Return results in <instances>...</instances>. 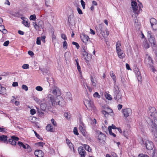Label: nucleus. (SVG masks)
Segmentation results:
<instances>
[{
    "mask_svg": "<svg viewBox=\"0 0 157 157\" xmlns=\"http://www.w3.org/2000/svg\"><path fill=\"white\" fill-rule=\"evenodd\" d=\"M140 143L141 144H144L147 149L149 150H151L154 147L153 144L152 142L150 141L149 140H147L144 143V141L142 139H140Z\"/></svg>",
    "mask_w": 157,
    "mask_h": 157,
    "instance_id": "obj_7",
    "label": "nucleus"
},
{
    "mask_svg": "<svg viewBox=\"0 0 157 157\" xmlns=\"http://www.w3.org/2000/svg\"><path fill=\"white\" fill-rule=\"evenodd\" d=\"M30 113L31 114L33 115L36 113V110L34 109H32L30 110Z\"/></svg>",
    "mask_w": 157,
    "mask_h": 157,
    "instance_id": "obj_53",
    "label": "nucleus"
},
{
    "mask_svg": "<svg viewBox=\"0 0 157 157\" xmlns=\"http://www.w3.org/2000/svg\"><path fill=\"white\" fill-rule=\"evenodd\" d=\"M19 140V138L17 137L13 136L11 139H9V142L12 145H15L16 144V141Z\"/></svg>",
    "mask_w": 157,
    "mask_h": 157,
    "instance_id": "obj_16",
    "label": "nucleus"
},
{
    "mask_svg": "<svg viewBox=\"0 0 157 157\" xmlns=\"http://www.w3.org/2000/svg\"><path fill=\"white\" fill-rule=\"evenodd\" d=\"M23 24L25 25V26L29 27L30 26V24L29 23L28 21H25V20H23L22 21Z\"/></svg>",
    "mask_w": 157,
    "mask_h": 157,
    "instance_id": "obj_31",
    "label": "nucleus"
},
{
    "mask_svg": "<svg viewBox=\"0 0 157 157\" xmlns=\"http://www.w3.org/2000/svg\"><path fill=\"white\" fill-rule=\"evenodd\" d=\"M84 103L87 109L94 112L96 110V109L92 101L90 100H85Z\"/></svg>",
    "mask_w": 157,
    "mask_h": 157,
    "instance_id": "obj_5",
    "label": "nucleus"
},
{
    "mask_svg": "<svg viewBox=\"0 0 157 157\" xmlns=\"http://www.w3.org/2000/svg\"><path fill=\"white\" fill-rule=\"evenodd\" d=\"M110 75L114 81V83H115L116 81V78L115 74L113 73V71H110Z\"/></svg>",
    "mask_w": 157,
    "mask_h": 157,
    "instance_id": "obj_25",
    "label": "nucleus"
},
{
    "mask_svg": "<svg viewBox=\"0 0 157 157\" xmlns=\"http://www.w3.org/2000/svg\"><path fill=\"white\" fill-rule=\"evenodd\" d=\"M102 114L104 115V116L105 117H107L109 115V113L107 112H106L105 110H103L102 111Z\"/></svg>",
    "mask_w": 157,
    "mask_h": 157,
    "instance_id": "obj_38",
    "label": "nucleus"
},
{
    "mask_svg": "<svg viewBox=\"0 0 157 157\" xmlns=\"http://www.w3.org/2000/svg\"><path fill=\"white\" fill-rule=\"evenodd\" d=\"M61 38L64 40H67V37L65 34L63 33L61 34Z\"/></svg>",
    "mask_w": 157,
    "mask_h": 157,
    "instance_id": "obj_48",
    "label": "nucleus"
},
{
    "mask_svg": "<svg viewBox=\"0 0 157 157\" xmlns=\"http://www.w3.org/2000/svg\"><path fill=\"white\" fill-rule=\"evenodd\" d=\"M66 98L69 100H72V95L70 92H68L66 93Z\"/></svg>",
    "mask_w": 157,
    "mask_h": 157,
    "instance_id": "obj_21",
    "label": "nucleus"
},
{
    "mask_svg": "<svg viewBox=\"0 0 157 157\" xmlns=\"http://www.w3.org/2000/svg\"><path fill=\"white\" fill-rule=\"evenodd\" d=\"M81 3L83 9L85 8V3L83 0H81L80 1Z\"/></svg>",
    "mask_w": 157,
    "mask_h": 157,
    "instance_id": "obj_47",
    "label": "nucleus"
},
{
    "mask_svg": "<svg viewBox=\"0 0 157 157\" xmlns=\"http://www.w3.org/2000/svg\"><path fill=\"white\" fill-rule=\"evenodd\" d=\"M18 144L19 145V146H20V147H22L23 148H24L25 149L26 148V147H27L26 144H26V145H25V144H23L22 142H20V141L18 142Z\"/></svg>",
    "mask_w": 157,
    "mask_h": 157,
    "instance_id": "obj_29",
    "label": "nucleus"
},
{
    "mask_svg": "<svg viewBox=\"0 0 157 157\" xmlns=\"http://www.w3.org/2000/svg\"><path fill=\"white\" fill-rule=\"evenodd\" d=\"M79 129L80 131L82 132V134L85 136H86V131L85 129L83 128V127L81 125H80L79 126Z\"/></svg>",
    "mask_w": 157,
    "mask_h": 157,
    "instance_id": "obj_22",
    "label": "nucleus"
},
{
    "mask_svg": "<svg viewBox=\"0 0 157 157\" xmlns=\"http://www.w3.org/2000/svg\"><path fill=\"white\" fill-rule=\"evenodd\" d=\"M37 112L39 114H41L42 115L44 114V113L42 112V110H41V109H38L37 110Z\"/></svg>",
    "mask_w": 157,
    "mask_h": 157,
    "instance_id": "obj_58",
    "label": "nucleus"
},
{
    "mask_svg": "<svg viewBox=\"0 0 157 157\" xmlns=\"http://www.w3.org/2000/svg\"><path fill=\"white\" fill-rule=\"evenodd\" d=\"M118 57L121 59H123L125 57V54L123 53L122 50H120L119 51H117Z\"/></svg>",
    "mask_w": 157,
    "mask_h": 157,
    "instance_id": "obj_20",
    "label": "nucleus"
},
{
    "mask_svg": "<svg viewBox=\"0 0 157 157\" xmlns=\"http://www.w3.org/2000/svg\"><path fill=\"white\" fill-rule=\"evenodd\" d=\"M90 79L91 82H92V85L94 88H96V87L97 86V85L96 83V80L95 79H94V78H93L92 76H91Z\"/></svg>",
    "mask_w": 157,
    "mask_h": 157,
    "instance_id": "obj_24",
    "label": "nucleus"
},
{
    "mask_svg": "<svg viewBox=\"0 0 157 157\" xmlns=\"http://www.w3.org/2000/svg\"><path fill=\"white\" fill-rule=\"evenodd\" d=\"M81 38L82 40L85 44H86L89 40V36L85 34H82L81 36Z\"/></svg>",
    "mask_w": 157,
    "mask_h": 157,
    "instance_id": "obj_19",
    "label": "nucleus"
},
{
    "mask_svg": "<svg viewBox=\"0 0 157 157\" xmlns=\"http://www.w3.org/2000/svg\"><path fill=\"white\" fill-rule=\"evenodd\" d=\"M135 72L136 74V76H138L139 75H140V73L138 69H137V70H136L135 71Z\"/></svg>",
    "mask_w": 157,
    "mask_h": 157,
    "instance_id": "obj_51",
    "label": "nucleus"
},
{
    "mask_svg": "<svg viewBox=\"0 0 157 157\" xmlns=\"http://www.w3.org/2000/svg\"><path fill=\"white\" fill-rule=\"evenodd\" d=\"M23 68L26 69L29 68V65L27 64H24L22 66Z\"/></svg>",
    "mask_w": 157,
    "mask_h": 157,
    "instance_id": "obj_41",
    "label": "nucleus"
},
{
    "mask_svg": "<svg viewBox=\"0 0 157 157\" xmlns=\"http://www.w3.org/2000/svg\"><path fill=\"white\" fill-rule=\"evenodd\" d=\"M74 17V15L72 14L70 15L68 17V22L71 25H73V22L72 21V19Z\"/></svg>",
    "mask_w": 157,
    "mask_h": 157,
    "instance_id": "obj_26",
    "label": "nucleus"
},
{
    "mask_svg": "<svg viewBox=\"0 0 157 157\" xmlns=\"http://www.w3.org/2000/svg\"><path fill=\"white\" fill-rule=\"evenodd\" d=\"M78 151L81 157H85L86 152L83 147H79L78 149Z\"/></svg>",
    "mask_w": 157,
    "mask_h": 157,
    "instance_id": "obj_17",
    "label": "nucleus"
},
{
    "mask_svg": "<svg viewBox=\"0 0 157 157\" xmlns=\"http://www.w3.org/2000/svg\"><path fill=\"white\" fill-rule=\"evenodd\" d=\"M26 146H27V147H26V149H27L28 151L29 152L31 151V149L30 148V147L28 144H26Z\"/></svg>",
    "mask_w": 157,
    "mask_h": 157,
    "instance_id": "obj_60",
    "label": "nucleus"
},
{
    "mask_svg": "<svg viewBox=\"0 0 157 157\" xmlns=\"http://www.w3.org/2000/svg\"><path fill=\"white\" fill-rule=\"evenodd\" d=\"M138 157H149L148 155L143 154H140L138 155Z\"/></svg>",
    "mask_w": 157,
    "mask_h": 157,
    "instance_id": "obj_55",
    "label": "nucleus"
},
{
    "mask_svg": "<svg viewBox=\"0 0 157 157\" xmlns=\"http://www.w3.org/2000/svg\"><path fill=\"white\" fill-rule=\"evenodd\" d=\"M123 134L125 137L127 138V136L128 135V132L127 131H124L123 132Z\"/></svg>",
    "mask_w": 157,
    "mask_h": 157,
    "instance_id": "obj_54",
    "label": "nucleus"
},
{
    "mask_svg": "<svg viewBox=\"0 0 157 157\" xmlns=\"http://www.w3.org/2000/svg\"><path fill=\"white\" fill-rule=\"evenodd\" d=\"M45 144V143L42 142H39L37 144L39 146H41L42 147L43 145H44Z\"/></svg>",
    "mask_w": 157,
    "mask_h": 157,
    "instance_id": "obj_56",
    "label": "nucleus"
},
{
    "mask_svg": "<svg viewBox=\"0 0 157 157\" xmlns=\"http://www.w3.org/2000/svg\"><path fill=\"white\" fill-rule=\"evenodd\" d=\"M29 18L30 20L35 21L36 19V16L35 14L31 15Z\"/></svg>",
    "mask_w": 157,
    "mask_h": 157,
    "instance_id": "obj_36",
    "label": "nucleus"
},
{
    "mask_svg": "<svg viewBox=\"0 0 157 157\" xmlns=\"http://www.w3.org/2000/svg\"><path fill=\"white\" fill-rule=\"evenodd\" d=\"M77 10L79 14H82V10L79 7L77 8Z\"/></svg>",
    "mask_w": 157,
    "mask_h": 157,
    "instance_id": "obj_57",
    "label": "nucleus"
},
{
    "mask_svg": "<svg viewBox=\"0 0 157 157\" xmlns=\"http://www.w3.org/2000/svg\"><path fill=\"white\" fill-rule=\"evenodd\" d=\"M6 130L5 128L0 127V132H5Z\"/></svg>",
    "mask_w": 157,
    "mask_h": 157,
    "instance_id": "obj_63",
    "label": "nucleus"
},
{
    "mask_svg": "<svg viewBox=\"0 0 157 157\" xmlns=\"http://www.w3.org/2000/svg\"><path fill=\"white\" fill-rule=\"evenodd\" d=\"M122 111L123 113L124 116L126 118L127 117L132 113V110L129 108H126L122 109Z\"/></svg>",
    "mask_w": 157,
    "mask_h": 157,
    "instance_id": "obj_12",
    "label": "nucleus"
},
{
    "mask_svg": "<svg viewBox=\"0 0 157 157\" xmlns=\"http://www.w3.org/2000/svg\"><path fill=\"white\" fill-rule=\"evenodd\" d=\"M83 51H82V55L84 56H87L88 55L87 52H86L84 49H83Z\"/></svg>",
    "mask_w": 157,
    "mask_h": 157,
    "instance_id": "obj_50",
    "label": "nucleus"
},
{
    "mask_svg": "<svg viewBox=\"0 0 157 157\" xmlns=\"http://www.w3.org/2000/svg\"><path fill=\"white\" fill-rule=\"evenodd\" d=\"M5 29V26L3 25H0V31L2 32Z\"/></svg>",
    "mask_w": 157,
    "mask_h": 157,
    "instance_id": "obj_62",
    "label": "nucleus"
},
{
    "mask_svg": "<svg viewBox=\"0 0 157 157\" xmlns=\"http://www.w3.org/2000/svg\"><path fill=\"white\" fill-rule=\"evenodd\" d=\"M40 108L43 111H45L46 109L52 111V108L49 105H47L45 103H42L40 105Z\"/></svg>",
    "mask_w": 157,
    "mask_h": 157,
    "instance_id": "obj_10",
    "label": "nucleus"
},
{
    "mask_svg": "<svg viewBox=\"0 0 157 157\" xmlns=\"http://www.w3.org/2000/svg\"><path fill=\"white\" fill-rule=\"evenodd\" d=\"M36 43L37 44L40 45L41 44L40 39L39 37H37L36 39Z\"/></svg>",
    "mask_w": 157,
    "mask_h": 157,
    "instance_id": "obj_52",
    "label": "nucleus"
},
{
    "mask_svg": "<svg viewBox=\"0 0 157 157\" xmlns=\"http://www.w3.org/2000/svg\"><path fill=\"white\" fill-rule=\"evenodd\" d=\"M84 147L85 149L87 150L89 152H90L91 151V148L90 147V146L86 144L84 145Z\"/></svg>",
    "mask_w": 157,
    "mask_h": 157,
    "instance_id": "obj_32",
    "label": "nucleus"
},
{
    "mask_svg": "<svg viewBox=\"0 0 157 157\" xmlns=\"http://www.w3.org/2000/svg\"><path fill=\"white\" fill-rule=\"evenodd\" d=\"M33 131L34 132L35 136L41 140H43V138L40 137V136L36 132L34 131V130H33Z\"/></svg>",
    "mask_w": 157,
    "mask_h": 157,
    "instance_id": "obj_37",
    "label": "nucleus"
},
{
    "mask_svg": "<svg viewBox=\"0 0 157 157\" xmlns=\"http://www.w3.org/2000/svg\"><path fill=\"white\" fill-rule=\"evenodd\" d=\"M106 98L109 100H111L112 99V98L111 95L108 94H106L105 95Z\"/></svg>",
    "mask_w": 157,
    "mask_h": 157,
    "instance_id": "obj_34",
    "label": "nucleus"
},
{
    "mask_svg": "<svg viewBox=\"0 0 157 157\" xmlns=\"http://www.w3.org/2000/svg\"><path fill=\"white\" fill-rule=\"evenodd\" d=\"M9 40H7L5 41L3 44V45L5 46H7L9 44Z\"/></svg>",
    "mask_w": 157,
    "mask_h": 157,
    "instance_id": "obj_61",
    "label": "nucleus"
},
{
    "mask_svg": "<svg viewBox=\"0 0 157 157\" xmlns=\"http://www.w3.org/2000/svg\"><path fill=\"white\" fill-rule=\"evenodd\" d=\"M72 44L73 45H75V46L76 47V48H77V49L79 48L80 46H79L78 44L77 43L73 41L72 42Z\"/></svg>",
    "mask_w": 157,
    "mask_h": 157,
    "instance_id": "obj_46",
    "label": "nucleus"
},
{
    "mask_svg": "<svg viewBox=\"0 0 157 157\" xmlns=\"http://www.w3.org/2000/svg\"><path fill=\"white\" fill-rule=\"evenodd\" d=\"M51 121L54 126L56 127L57 126V123L55 121V120H54V119L52 118V119H51Z\"/></svg>",
    "mask_w": 157,
    "mask_h": 157,
    "instance_id": "obj_45",
    "label": "nucleus"
},
{
    "mask_svg": "<svg viewBox=\"0 0 157 157\" xmlns=\"http://www.w3.org/2000/svg\"><path fill=\"white\" fill-rule=\"evenodd\" d=\"M149 37V41L150 43L151 44V46L153 49L157 50V46L156 44V41L155 38L151 36Z\"/></svg>",
    "mask_w": 157,
    "mask_h": 157,
    "instance_id": "obj_9",
    "label": "nucleus"
},
{
    "mask_svg": "<svg viewBox=\"0 0 157 157\" xmlns=\"http://www.w3.org/2000/svg\"><path fill=\"white\" fill-rule=\"evenodd\" d=\"M73 132L74 134H75V135H78L79 134V133L78 132V131L77 130V129L76 127H75L74 128Z\"/></svg>",
    "mask_w": 157,
    "mask_h": 157,
    "instance_id": "obj_44",
    "label": "nucleus"
},
{
    "mask_svg": "<svg viewBox=\"0 0 157 157\" xmlns=\"http://www.w3.org/2000/svg\"><path fill=\"white\" fill-rule=\"evenodd\" d=\"M149 45L148 43L147 42L145 41L144 43V47L145 48L147 49L149 48Z\"/></svg>",
    "mask_w": 157,
    "mask_h": 157,
    "instance_id": "obj_35",
    "label": "nucleus"
},
{
    "mask_svg": "<svg viewBox=\"0 0 157 157\" xmlns=\"http://www.w3.org/2000/svg\"><path fill=\"white\" fill-rule=\"evenodd\" d=\"M34 100L37 103H40V100L37 98H35L34 99Z\"/></svg>",
    "mask_w": 157,
    "mask_h": 157,
    "instance_id": "obj_64",
    "label": "nucleus"
},
{
    "mask_svg": "<svg viewBox=\"0 0 157 157\" xmlns=\"http://www.w3.org/2000/svg\"><path fill=\"white\" fill-rule=\"evenodd\" d=\"M41 71L43 73V74L44 75L48 74L49 72V71L48 70L44 68L42 69Z\"/></svg>",
    "mask_w": 157,
    "mask_h": 157,
    "instance_id": "obj_33",
    "label": "nucleus"
},
{
    "mask_svg": "<svg viewBox=\"0 0 157 157\" xmlns=\"http://www.w3.org/2000/svg\"><path fill=\"white\" fill-rule=\"evenodd\" d=\"M53 127L52 125L51 124H48L46 127V129L47 131L51 132H53Z\"/></svg>",
    "mask_w": 157,
    "mask_h": 157,
    "instance_id": "obj_23",
    "label": "nucleus"
},
{
    "mask_svg": "<svg viewBox=\"0 0 157 157\" xmlns=\"http://www.w3.org/2000/svg\"><path fill=\"white\" fill-rule=\"evenodd\" d=\"M36 89L39 91H42L43 90L42 88L40 86H37L36 87Z\"/></svg>",
    "mask_w": 157,
    "mask_h": 157,
    "instance_id": "obj_43",
    "label": "nucleus"
},
{
    "mask_svg": "<svg viewBox=\"0 0 157 157\" xmlns=\"http://www.w3.org/2000/svg\"><path fill=\"white\" fill-rule=\"evenodd\" d=\"M152 28L153 30H156L157 29V23L156 24H153V25H151Z\"/></svg>",
    "mask_w": 157,
    "mask_h": 157,
    "instance_id": "obj_39",
    "label": "nucleus"
},
{
    "mask_svg": "<svg viewBox=\"0 0 157 157\" xmlns=\"http://www.w3.org/2000/svg\"><path fill=\"white\" fill-rule=\"evenodd\" d=\"M137 77V78L138 81L139 82H141L142 81V77H141V75H139Z\"/></svg>",
    "mask_w": 157,
    "mask_h": 157,
    "instance_id": "obj_59",
    "label": "nucleus"
},
{
    "mask_svg": "<svg viewBox=\"0 0 157 157\" xmlns=\"http://www.w3.org/2000/svg\"><path fill=\"white\" fill-rule=\"evenodd\" d=\"M22 89L25 90V91H27L28 90V88L27 86L25 85H23L22 86Z\"/></svg>",
    "mask_w": 157,
    "mask_h": 157,
    "instance_id": "obj_40",
    "label": "nucleus"
},
{
    "mask_svg": "<svg viewBox=\"0 0 157 157\" xmlns=\"http://www.w3.org/2000/svg\"><path fill=\"white\" fill-rule=\"evenodd\" d=\"M52 88V90H51L50 92L52 93L53 94V95L56 97L57 98H58L60 96L61 93L60 90L56 86H55Z\"/></svg>",
    "mask_w": 157,
    "mask_h": 157,
    "instance_id": "obj_8",
    "label": "nucleus"
},
{
    "mask_svg": "<svg viewBox=\"0 0 157 157\" xmlns=\"http://www.w3.org/2000/svg\"><path fill=\"white\" fill-rule=\"evenodd\" d=\"M67 44L66 41H64L63 43V47L65 49L67 48Z\"/></svg>",
    "mask_w": 157,
    "mask_h": 157,
    "instance_id": "obj_42",
    "label": "nucleus"
},
{
    "mask_svg": "<svg viewBox=\"0 0 157 157\" xmlns=\"http://www.w3.org/2000/svg\"><path fill=\"white\" fill-rule=\"evenodd\" d=\"M110 128H111L110 126H109V127L108 128V129L110 135H112L114 137H116V135L114 133L112 132V130H111V129Z\"/></svg>",
    "mask_w": 157,
    "mask_h": 157,
    "instance_id": "obj_28",
    "label": "nucleus"
},
{
    "mask_svg": "<svg viewBox=\"0 0 157 157\" xmlns=\"http://www.w3.org/2000/svg\"><path fill=\"white\" fill-rule=\"evenodd\" d=\"M105 135L103 134L99 135L98 136V139L99 140V142L101 144H105Z\"/></svg>",
    "mask_w": 157,
    "mask_h": 157,
    "instance_id": "obj_15",
    "label": "nucleus"
},
{
    "mask_svg": "<svg viewBox=\"0 0 157 157\" xmlns=\"http://www.w3.org/2000/svg\"><path fill=\"white\" fill-rule=\"evenodd\" d=\"M96 29L97 31L100 32L104 37L109 35V32L107 30L106 28L103 24H99L98 27H96Z\"/></svg>",
    "mask_w": 157,
    "mask_h": 157,
    "instance_id": "obj_3",
    "label": "nucleus"
},
{
    "mask_svg": "<svg viewBox=\"0 0 157 157\" xmlns=\"http://www.w3.org/2000/svg\"><path fill=\"white\" fill-rule=\"evenodd\" d=\"M131 6L133 12L137 14L140 13V10H142L141 8L143 7L142 4L141 3H140L139 5V10H138L137 3L135 1H132V2Z\"/></svg>",
    "mask_w": 157,
    "mask_h": 157,
    "instance_id": "obj_6",
    "label": "nucleus"
},
{
    "mask_svg": "<svg viewBox=\"0 0 157 157\" xmlns=\"http://www.w3.org/2000/svg\"><path fill=\"white\" fill-rule=\"evenodd\" d=\"M7 136L5 135H2L0 136V140L3 141L4 142L6 141L7 140Z\"/></svg>",
    "mask_w": 157,
    "mask_h": 157,
    "instance_id": "obj_27",
    "label": "nucleus"
},
{
    "mask_svg": "<svg viewBox=\"0 0 157 157\" xmlns=\"http://www.w3.org/2000/svg\"><path fill=\"white\" fill-rule=\"evenodd\" d=\"M150 22L151 25H153V24H156L157 23V21L154 18H152L150 20Z\"/></svg>",
    "mask_w": 157,
    "mask_h": 157,
    "instance_id": "obj_30",
    "label": "nucleus"
},
{
    "mask_svg": "<svg viewBox=\"0 0 157 157\" xmlns=\"http://www.w3.org/2000/svg\"><path fill=\"white\" fill-rule=\"evenodd\" d=\"M149 113L151 117L148 118L147 122L152 134L157 137V112L154 107H149Z\"/></svg>",
    "mask_w": 157,
    "mask_h": 157,
    "instance_id": "obj_1",
    "label": "nucleus"
},
{
    "mask_svg": "<svg viewBox=\"0 0 157 157\" xmlns=\"http://www.w3.org/2000/svg\"><path fill=\"white\" fill-rule=\"evenodd\" d=\"M114 98L118 102H120L121 101L122 95L119 90L118 86L116 85H114Z\"/></svg>",
    "mask_w": 157,
    "mask_h": 157,
    "instance_id": "obj_4",
    "label": "nucleus"
},
{
    "mask_svg": "<svg viewBox=\"0 0 157 157\" xmlns=\"http://www.w3.org/2000/svg\"><path fill=\"white\" fill-rule=\"evenodd\" d=\"M46 100L48 105L51 106L52 108V106L57 105L56 97L52 94H49L47 95Z\"/></svg>",
    "mask_w": 157,
    "mask_h": 157,
    "instance_id": "obj_2",
    "label": "nucleus"
},
{
    "mask_svg": "<svg viewBox=\"0 0 157 157\" xmlns=\"http://www.w3.org/2000/svg\"><path fill=\"white\" fill-rule=\"evenodd\" d=\"M33 25L34 26L35 28L37 30L38 29H43L44 28L43 22L42 21H39L38 24H36V22H33Z\"/></svg>",
    "mask_w": 157,
    "mask_h": 157,
    "instance_id": "obj_13",
    "label": "nucleus"
},
{
    "mask_svg": "<svg viewBox=\"0 0 157 157\" xmlns=\"http://www.w3.org/2000/svg\"><path fill=\"white\" fill-rule=\"evenodd\" d=\"M35 155L37 157H43L44 154L40 150H37L35 151Z\"/></svg>",
    "mask_w": 157,
    "mask_h": 157,
    "instance_id": "obj_18",
    "label": "nucleus"
},
{
    "mask_svg": "<svg viewBox=\"0 0 157 157\" xmlns=\"http://www.w3.org/2000/svg\"><path fill=\"white\" fill-rule=\"evenodd\" d=\"M153 61L151 58L147 54L146 55L145 62L146 64L149 65L150 66H152L153 65Z\"/></svg>",
    "mask_w": 157,
    "mask_h": 157,
    "instance_id": "obj_11",
    "label": "nucleus"
},
{
    "mask_svg": "<svg viewBox=\"0 0 157 157\" xmlns=\"http://www.w3.org/2000/svg\"><path fill=\"white\" fill-rule=\"evenodd\" d=\"M57 105H58L61 107L64 106L65 105V101L61 96L57 98Z\"/></svg>",
    "mask_w": 157,
    "mask_h": 157,
    "instance_id": "obj_14",
    "label": "nucleus"
},
{
    "mask_svg": "<svg viewBox=\"0 0 157 157\" xmlns=\"http://www.w3.org/2000/svg\"><path fill=\"white\" fill-rule=\"evenodd\" d=\"M93 96L94 97H97L98 98H100V96L99 95L98 93L97 92H95L93 94Z\"/></svg>",
    "mask_w": 157,
    "mask_h": 157,
    "instance_id": "obj_49",
    "label": "nucleus"
}]
</instances>
